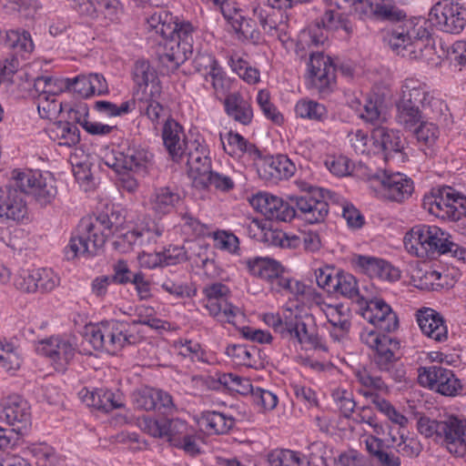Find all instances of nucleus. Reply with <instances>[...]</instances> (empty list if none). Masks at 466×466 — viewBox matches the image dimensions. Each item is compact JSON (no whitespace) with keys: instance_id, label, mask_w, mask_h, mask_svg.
Returning <instances> with one entry per match:
<instances>
[{"instance_id":"nucleus-20","label":"nucleus","mask_w":466,"mask_h":466,"mask_svg":"<svg viewBox=\"0 0 466 466\" xmlns=\"http://www.w3.org/2000/svg\"><path fill=\"white\" fill-rule=\"evenodd\" d=\"M250 204L270 220L287 222L296 216V209L290 201L286 202L282 198L268 193H258L253 196Z\"/></svg>"},{"instance_id":"nucleus-1","label":"nucleus","mask_w":466,"mask_h":466,"mask_svg":"<svg viewBox=\"0 0 466 466\" xmlns=\"http://www.w3.org/2000/svg\"><path fill=\"white\" fill-rule=\"evenodd\" d=\"M12 179L11 184L0 186V220L3 222H18L25 217L27 208L21 193L32 196L41 207L50 204L56 196L53 181L38 171L14 170Z\"/></svg>"},{"instance_id":"nucleus-35","label":"nucleus","mask_w":466,"mask_h":466,"mask_svg":"<svg viewBox=\"0 0 466 466\" xmlns=\"http://www.w3.org/2000/svg\"><path fill=\"white\" fill-rule=\"evenodd\" d=\"M220 141L224 151L231 157H240L247 153L249 156L260 157L258 148L238 133L230 130L225 137L220 134Z\"/></svg>"},{"instance_id":"nucleus-47","label":"nucleus","mask_w":466,"mask_h":466,"mask_svg":"<svg viewBox=\"0 0 466 466\" xmlns=\"http://www.w3.org/2000/svg\"><path fill=\"white\" fill-rule=\"evenodd\" d=\"M158 98L159 97L136 96L138 111L141 115L147 116L154 126L159 123L160 117L164 112V107L158 102Z\"/></svg>"},{"instance_id":"nucleus-40","label":"nucleus","mask_w":466,"mask_h":466,"mask_svg":"<svg viewBox=\"0 0 466 466\" xmlns=\"http://www.w3.org/2000/svg\"><path fill=\"white\" fill-rule=\"evenodd\" d=\"M412 131L424 154L432 156L434 153L433 147L440 136L438 127L433 123L423 121Z\"/></svg>"},{"instance_id":"nucleus-41","label":"nucleus","mask_w":466,"mask_h":466,"mask_svg":"<svg viewBox=\"0 0 466 466\" xmlns=\"http://www.w3.org/2000/svg\"><path fill=\"white\" fill-rule=\"evenodd\" d=\"M83 400L87 406L105 412H109L122 407V402L116 400L115 394L109 390L86 391L83 396Z\"/></svg>"},{"instance_id":"nucleus-8","label":"nucleus","mask_w":466,"mask_h":466,"mask_svg":"<svg viewBox=\"0 0 466 466\" xmlns=\"http://www.w3.org/2000/svg\"><path fill=\"white\" fill-rule=\"evenodd\" d=\"M106 165L116 173L130 171L137 176L152 175L155 170L154 155L142 147H128L126 151H114L107 156Z\"/></svg>"},{"instance_id":"nucleus-19","label":"nucleus","mask_w":466,"mask_h":466,"mask_svg":"<svg viewBox=\"0 0 466 466\" xmlns=\"http://www.w3.org/2000/svg\"><path fill=\"white\" fill-rule=\"evenodd\" d=\"M0 420L13 426V431L23 434L31 420L29 403L19 395L5 398L0 403Z\"/></svg>"},{"instance_id":"nucleus-18","label":"nucleus","mask_w":466,"mask_h":466,"mask_svg":"<svg viewBox=\"0 0 466 466\" xmlns=\"http://www.w3.org/2000/svg\"><path fill=\"white\" fill-rule=\"evenodd\" d=\"M141 427L155 438H167L172 446L191 431L187 421L178 418L155 420L146 417L141 421Z\"/></svg>"},{"instance_id":"nucleus-50","label":"nucleus","mask_w":466,"mask_h":466,"mask_svg":"<svg viewBox=\"0 0 466 466\" xmlns=\"http://www.w3.org/2000/svg\"><path fill=\"white\" fill-rule=\"evenodd\" d=\"M95 218L107 237L117 234L125 219L118 210H112L110 214L99 213Z\"/></svg>"},{"instance_id":"nucleus-55","label":"nucleus","mask_w":466,"mask_h":466,"mask_svg":"<svg viewBox=\"0 0 466 466\" xmlns=\"http://www.w3.org/2000/svg\"><path fill=\"white\" fill-rule=\"evenodd\" d=\"M39 5L35 0H5L4 8L6 11H16L25 17L33 16Z\"/></svg>"},{"instance_id":"nucleus-49","label":"nucleus","mask_w":466,"mask_h":466,"mask_svg":"<svg viewBox=\"0 0 466 466\" xmlns=\"http://www.w3.org/2000/svg\"><path fill=\"white\" fill-rule=\"evenodd\" d=\"M56 132L57 137L60 139V145L72 147L80 141V132L78 127L69 121H59L56 123Z\"/></svg>"},{"instance_id":"nucleus-5","label":"nucleus","mask_w":466,"mask_h":466,"mask_svg":"<svg viewBox=\"0 0 466 466\" xmlns=\"http://www.w3.org/2000/svg\"><path fill=\"white\" fill-rule=\"evenodd\" d=\"M449 235L437 226L413 227L404 237V246L409 253L421 258H433L446 254Z\"/></svg>"},{"instance_id":"nucleus-37","label":"nucleus","mask_w":466,"mask_h":466,"mask_svg":"<svg viewBox=\"0 0 466 466\" xmlns=\"http://www.w3.org/2000/svg\"><path fill=\"white\" fill-rule=\"evenodd\" d=\"M198 423L208 433L225 434L235 425V419L231 416L215 410L201 412Z\"/></svg>"},{"instance_id":"nucleus-14","label":"nucleus","mask_w":466,"mask_h":466,"mask_svg":"<svg viewBox=\"0 0 466 466\" xmlns=\"http://www.w3.org/2000/svg\"><path fill=\"white\" fill-rule=\"evenodd\" d=\"M418 380L420 385L444 396H455L462 390L453 371L441 365L420 368Z\"/></svg>"},{"instance_id":"nucleus-53","label":"nucleus","mask_w":466,"mask_h":466,"mask_svg":"<svg viewBox=\"0 0 466 466\" xmlns=\"http://www.w3.org/2000/svg\"><path fill=\"white\" fill-rule=\"evenodd\" d=\"M34 274L36 291L50 292L59 284V278L51 269L40 268Z\"/></svg>"},{"instance_id":"nucleus-38","label":"nucleus","mask_w":466,"mask_h":466,"mask_svg":"<svg viewBox=\"0 0 466 466\" xmlns=\"http://www.w3.org/2000/svg\"><path fill=\"white\" fill-rule=\"evenodd\" d=\"M397 114L396 121L407 130L415 129L420 123H422L425 117H431V112L418 109L414 106L402 104L400 101L396 103Z\"/></svg>"},{"instance_id":"nucleus-39","label":"nucleus","mask_w":466,"mask_h":466,"mask_svg":"<svg viewBox=\"0 0 466 466\" xmlns=\"http://www.w3.org/2000/svg\"><path fill=\"white\" fill-rule=\"evenodd\" d=\"M366 448L379 466H400V459L387 451V446L381 439L374 436L369 437L366 440Z\"/></svg>"},{"instance_id":"nucleus-10","label":"nucleus","mask_w":466,"mask_h":466,"mask_svg":"<svg viewBox=\"0 0 466 466\" xmlns=\"http://www.w3.org/2000/svg\"><path fill=\"white\" fill-rule=\"evenodd\" d=\"M368 180L372 187L391 201L402 202L414 190L413 181L401 173L388 174L384 170H378L369 174Z\"/></svg>"},{"instance_id":"nucleus-29","label":"nucleus","mask_w":466,"mask_h":466,"mask_svg":"<svg viewBox=\"0 0 466 466\" xmlns=\"http://www.w3.org/2000/svg\"><path fill=\"white\" fill-rule=\"evenodd\" d=\"M356 263L370 278L394 281L400 277V270L382 258L359 256Z\"/></svg>"},{"instance_id":"nucleus-23","label":"nucleus","mask_w":466,"mask_h":466,"mask_svg":"<svg viewBox=\"0 0 466 466\" xmlns=\"http://www.w3.org/2000/svg\"><path fill=\"white\" fill-rule=\"evenodd\" d=\"M296 171L295 164L285 155L268 157L258 165L259 177L268 182L288 179Z\"/></svg>"},{"instance_id":"nucleus-52","label":"nucleus","mask_w":466,"mask_h":466,"mask_svg":"<svg viewBox=\"0 0 466 466\" xmlns=\"http://www.w3.org/2000/svg\"><path fill=\"white\" fill-rule=\"evenodd\" d=\"M405 17V13L397 6L390 4L389 0H380L374 19L391 23L400 22L401 24L404 22L403 19Z\"/></svg>"},{"instance_id":"nucleus-32","label":"nucleus","mask_w":466,"mask_h":466,"mask_svg":"<svg viewBox=\"0 0 466 466\" xmlns=\"http://www.w3.org/2000/svg\"><path fill=\"white\" fill-rule=\"evenodd\" d=\"M179 190L176 187L164 186L157 187L151 196L152 209L159 214H169L182 201Z\"/></svg>"},{"instance_id":"nucleus-7","label":"nucleus","mask_w":466,"mask_h":466,"mask_svg":"<svg viewBox=\"0 0 466 466\" xmlns=\"http://www.w3.org/2000/svg\"><path fill=\"white\" fill-rule=\"evenodd\" d=\"M423 207L441 219L459 221L466 218V198L449 187L433 189L431 196L424 197Z\"/></svg>"},{"instance_id":"nucleus-16","label":"nucleus","mask_w":466,"mask_h":466,"mask_svg":"<svg viewBox=\"0 0 466 466\" xmlns=\"http://www.w3.org/2000/svg\"><path fill=\"white\" fill-rule=\"evenodd\" d=\"M35 350L47 358L54 368L64 371L76 354V345L67 338L52 336L38 341Z\"/></svg>"},{"instance_id":"nucleus-3","label":"nucleus","mask_w":466,"mask_h":466,"mask_svg":"<svg viewBox=\"0 0 466 466\" xmlns=\"http://www.w3.org/2000/svg\"><path fill=\"white\" fill-rule=\"evenodd\" d=\"M86 340L95 350L116 354L127 345L142 339L140 331L127 321L107 320L86 327Z\"/></svg>"},{"instance_id":"nucleus-25","label":"nucleus","mask_w":466,"mask_h":466,"mask_svg":"<svg viewBox=\"0 0 466 466\" xmlns=\"http://www.w3.org/2000/svg\"><path fill=\"white\" fill-rule=\"evenodd\" d=\"M390 48L398 55L410 59L419 57L418 51L413 49L411 41L410 22L405 21L389 29L385 37Z\"/></svg>"},{"instance_id":"nucleus-2","label":"nucleus","mask_w":466,"mask_h":466,"mask_svg":"<svg viewBox=\"0 0 466 466\" xmlns=\"http://www.w3.org/2000/svg\"><path fill=\"white\" fill-rule=\"evenodd\" d=\"M417 430L425 438H431L445 447L450 453L457 457L466 455V420L450 416L446 420H437L420 416Z\"/></svg>"},{"instance_id":"nucleus-63","label":"nucleus","mask_w":466,"mask_h":466,"mask_svg":"<svg viewBox=\"0 0 466 466\" xmlns=\"http://www.w3.org/2000/svg\"><path fill=\"white\" fill-rule=\"evenodd\" d=\"M251 396L253 401L266 410H271L278 405L277 395L268 390L256 388Z\"/></svg>"},{"instance_id":"nucleus-27","label":"nucleus","mask_w":466,"mask_h":466,"mask_svg":"<svg viewBox=\"0 0 466 466\" xmlns=\"http://www.w3.org/2000/svg\"><path fill=\"white\" fill-rule=\"evenodd\" d=\"M249 272L261 279L266 280L271 290H277V284H280V279H284V268L275 259L269 258H256L248 261Z\"/></svg>"},{"instance_id":"nucleus-48","label":"nucleus","mask_w":466,"mask_h":466,"mask_svg":"<svg viewBox=\"0 0 466 466\" xmlns=\"http://www.w3.org/2000/svg\"><path fill=\"white\" fill-rule=\"evenodd\" d=\"M198 183L200 185L198 188L207 189L212 186L215 189L221 192H228L235 187V182L229 176L213 170H211L209 174L202 179V182L198 181Z\"/></svg>"},{"instance_id":"nucleus-9","label":"nucleus","mask_w":466,"mask_h":466,"mask_svg":"<svg viewBox=\"0 0 466 466\" xmlns=\"http://www.w3.org/2000/svg\"><path fill=\"white\" fill-rule=\"evenodd\" d=\"M402 104L431 112L432 118H438L443 115L447 106L439 98L434 97L427 86L418 79L407 78L401 86V94L399 98Z\"/></svg>"},{"instance_id":"nucleus-31","label":"nucleus","mask_w":466,"mask_h":466,"mask_svg":"<svg viewBox=\"0 0 466 466\" xmlns=\"http://www.w3.org/2000/svg\"><path fill=\"white\" fill-rule=\"evenodd\" d=\"M224 17L238 34V39L248 40L253 44H258L261 41V35L256 23L242 15L240 10L228 9V12H225Z\"/></svg>"},{"instance_id":"nucleus-17","label":"nucleus","mask_w":466,"mask_h":466,"mask_svg":"<svg viewBox=\"0 0 466 466\" xmlns=\"http://www.w3.org/2000/svg\"><path fill=\"white\" fill-rule=\"evenodd\" d=\"M361 316L373 326V330L380 334L395 331L399 327V319L390 306L380 299L366 301L360 308Z\"/></svg>"},{"instance_id":"nucleus-33","label":"nucleus","mask_w":466,"mask_h":466,"mask_svg":"<svg viewBox=\"0 0 466 466\" xmlns=\"http://www.w3.org/2000/svg\"><path fill=\"white\" fill-rule=\"evenodd\" d=\"M286 338H295L299 343L309 344L314 349L327 351L328 348L323 342L321 337L313 330L308 329V324L301 319L295 317L290 319L288 324Z\"/></svg>"},{"instance_id":"nucleus-11","label":"nucleus","mask_w":466,"mask_h":466,"mask_svg":"<svg viewBox=\"0 0 466 466\" xmlns=\"http://www.w3.org/2000/svg\"><path fill=\"white\" fill-rule=\"evenodd\" d=\"M204 307L211 317L221 323L235 324L236 317L240 313L238 307L228 301L230 290L220 282L207 285L203 289Z\"/></svg>"},{"instance_id":"nucleus-64","label":"nucleus","mask_w":466,"mask_h":466,"mask_svg":"<svg viewBox=\"0 0 466 466\" xmlns=\"http://www.w3.org/2000/svg\"><path fill=\"white\" fill-rule=\"evenodd\" d=\"M207 81H210L217 96H227V93L230 89V80L222 72V69L218 66L215 71H211V74L208 76Z\"/></svg>"},{"instance_id":"nucleus-12","label":"nucleus","mask_w":466,"mask_h":466,"mask_svg":"<svg viewBox=\"0 0 466 466\" xmlns=\"http://www.w3.org/2000/svg\"><path fill=\"white\" fill-rule=\"evenodd\" d=\"M429 21L442 32L458 35L466 27V7L452 0L439 1L431 7Z\"/></svg>"},{"instance_id":"nucleus-21","label":"nucleus","mask_w":466,"mask_h":466,"mask_svg":"<svg viewBox=\"0 0 466 466\" xmlns=\"http://www.w3.org/2000/svg\"><path fill=\"white\" fill-rule=\"evenodd\" d=\"M132 75L136 84V96L160 97V81L156 70L150 66L149 62L145 60L137 61Z\"/></svg>"},{"instance_id":"nucleus-24","label":"nucleus","mask_w":466,"mask_h":466,"mask_svg":"<svg viewBox=\"0 0 466 466\" xmlns=\"http://www.w3.org/2000/svg\"><path fill=\"white\" fill-rule=\"evenodd\" d=\"M324 313L331 329L329 334L334 340L340 341L350 333L352 313L350 307L339 303L327 305Z\"/></svg>"},{"instance_id":"nucleus-4","label":"nucleus","mask_w":466,"mask_h":466,"mask_svg":"<svg viewBox=\"0 0 466 466\" xmlns=\"http://www.w3.org/2000/svg\"><path fill=\"white\" fill-rule=\"evenodd\" d=\"M361 341L374 350L373 361L380 371L389 375L397 382H400L406 375L405 369L399 362L396 351L400 350V341L386 334H380L373 329L365 328L360 333Z\"/></svg>"},{"instance_id":"nucleus-30","label":"nucleus","mask_w":466,"mask_h":466,"mask_svg":"<svg viewBox=\"0 0 466 466\" xmlns=\"http://www.w3.org/2000/svg\"><path fill=\"white\" fill-rule=\"evenodd\" d=\"M224 107L230 118L243 126H248L253 119L250 101L239 92L228 94L224 99Z\"/></svg>"},{"instance_id":"nucleus-15","label":"nucleus","mask_w":466,"mask_h":466,"mask_svg":"<svg viewBox=\"0 0 466 466\" xmlns=\"http://www.w3.org/2000/svg\"><path fill=\"white\" fill-rule=\"evenodd\" d=\"M310 85L318 93L324 96L329 94L336 79V68L329 56L322 53H312L308 63Z\"/></svg>"},{"instance_id":"nucleus-44","label":"nucleus","mask_w":466,"mask_h":466,"mask_svg":"<svg viewBox=\"0 0 466 466\" xmlns=\"http://www.w3.org/2000/svg\"><path fill=\"white\" fill-rule=\"evenodd\" d=\"M5 45L16 52L29 54L34 49L31 35L25 30H8L5 33Z\"/></svg>"},{"instance_id":"nucleus-22","label":"nucleus","mask_w":466,"mask_h":466,"mask_svg":"<svg viewBox=\"0 0 466 466\" xmlns=\"http://www.w3.org/2000/svg\"><path fill=\"white\" fill-rule=\"evenodd\" d=\"M288 199L294 206L296 213L299 212V216L309 224L324 221L329 213L328 203L311 196L310 192L302 196L290 195Z\"/></svg>"},{"instance_id":"nucleus-60","label":"nucleus","mask_w":466,"mask_h":466,"mask_svg":"<svg viewBox=\"0 0 466 466\" xmlns=\"http://www.w3.org/2000/svg\"><path fill=\"white\" fill-rule=\"evenodd\" d=\"M193 66L196 71L202 73L208 79L211 71H215L218 67V64L211 54L198 53L193 60Z\"/></svg>"},{"instance_id":"nucleus-13","label":"nucleus","mask_w":466,"mask_h":466,"mask_svg":"<svg viewBox=\"0 0 466 466\" xmlns=\"http://www.w3.org/2000/svg\"><path fill=\"white\" fill-rule=\"evenodd\" d=\"M339 29H342L346 35L350 37L354 32V25L342 14L328 9L320 17L309 25L304 35H308L312 45L319 46L328 41L329 33Z\"/></svg>"},{"instance_id":"nucleus-6","label":"nucleus","mask_w":466,"mask_h":466,"mask_svg":"<svg viewBox=\"0 0 466 466\" xmlns=\"http://www.w3.org/2000/svg\"><path fill=\"white\" fill-rule=\"evenodd\" d=\"M106 238V232H104L95 218H84L66 247L65 256L67 260L78 256H96L103 248Z\"/></svg>"},{"instance_id":"nucleus-46","label":"nucleus","mask_w":466,"mask_h":466,"mask_svg":"<svg viewBox=\"0 0 466 466\" xmlns=\"http://www.w3.org/2000/svg\"><path fill=\"white\" fill-rule=\"evenodd\" d=\"M335 284L332 285V292H337L343 297L349 299H359V289L357 280L350 273L337 272V279H334Z\"/></svg>"},{"instance_id":"nucleus-62","label":"nucleus","mask_w":466,"mask_h":466,"mask_svg":"<svg viewBox=\"0 0 466 466\" xmlns=\"http://www.w3.org/2000/svg\"><path fill=\"white\" fill-rule=\"evenodd\" d=\"M353 11L360 19L375 18L380 0H356L350 1Z\"/></svg>"},{"instance_id":"nucleus-57","label":"nucleus","mask_w":466,"mask_h":466,"mask_svg":"<svg viewBox=\"0 0 466 466\" xmlns=\"http://www.w3.org/2000/svg\"><path fill=\"white\" fill-rule=\"evenodd\" d=\"M381 102L377 99H368L360 113V116L367 123L377 125L384 118L381 114Z\"/></svg>"},{"instance_id":"nucleus-61","label":"nucleus","mask_w":466,"mask_h":466,"mask_svg":"<svg viewBox=\"0 0 466 466\" xmlns=\"http://www.w3.org/2000/svg\"><path fill=\"white\" fill-rule=\"evenodd\" d=\"M355 375L358 381L364 387L380 391L388 390V387L383 379L380 376L370 374V372L366 369L357 370Z\"/></svg>"},{"instance_id":"nucleus-58","label":"nucleus","mask_w":466,"mask_h":466,"mask_svg":"<svg viewBox=\"0 0 466 466\" xmlns=\"http://www.w3.org/2000/svg\"><path fill=\"white\" fill-rule=\"evenodd\" d=\"M417 278V284L415 286L420 289L437 290L443 287V284L440 282L441 273L437 270H426L421 275H418ZM414 280L416 281V279Z\"/></svg>"},{"instance_id":"nucleus-43","label":"nucleus","mask_w":466,"mask_h":466,"mask_svg":"<svg viewBox=\"0 0 466 466\" xmlns=\"http://www.w3.org/2000/svg\"><path fill=\"white\" fill-rule=\"evenodd\" d=\"M296 115L301 118L323 121L328 116L324 105L310 99H300L295 106Z\"/></svg>"},{"instance_id":"nucleus-36","label":"nucleus","mask_w":466,"mask_h":466,"mask_svg":"<svg viewBox=\"0 0 466 466\" xmlns=\"http://www.w3.org/2000/svg\"><path fill=\"white\" fill-rule=\"evenodd\" d=\"M374 145L380 147L386 155L399 153L404 148V141L400 131L378 127L371 134Z\"/></svg>"},{"instance_id":"nucleus-51","label":"nucleus","mask_w":466,"mask_h":466,"mask_svg":"<svg viewBox=\"0 0 466 466\" xmlns=\"http://www.w3.org/2000/svg\"><path fill=\"white\" fill-rule=\"evenodd\" d=\"M156 398L157 389L145 387L133 392L132 402L136 409L154 410L157 407Z\"/></svg>"},{"instance_id":"nucleus-34","label":"nucleus","mask_w":466,"mask_h":466,"mask_svg":"<svg viewBox=\"0 0 466 466\" xmlns=\"http://www.w3.org/2000/svg\"><path fill=\"white\" fill-rule=\"evenodd\" d=\"M187 165L188 167V176L193 180V186L198 188L211 169V159L207 155V149L197 147L194 151L187 154Z\"/></svg>"},{"instance_id":"nucleus-42","label":"nucleus","mask_w":466,"mask_h":466,"mask_svg":"<svg viewBox=\"0 0 466 466\" xmlns=\"http://www.w3.org/2000/svg\"><path fill=\"white\" fill-rule=\"evenodd\" d=\"M270 466H309L305 455L290 450H274L268 454Z\"/></svg>"},{"instance_id":"nucleus-45","label":"nucleus","mask_w":466,"mask_h":466,"mask_svg":"<svg viewBox=\"0 0 466 466\" xmlns=\"http://www.w3.org/2000/svg\"><path fill=\"white\" fill-rule=\"evenodd\" d=\"M219 387L223 386L227 390L247 395L253 393L254 388L248 378L240 377L234 373H224L218 377Z\"/></svg>"},{"instance_id":"nucleus-26","label":"nucleus","mask_w":466,"mask_h":466,"mask_svg":"<svg viewBox=\"0 0 466 466\" xmlns=\"http://www.w3.org/2000/svg\"><path fill=\"white\" fill-rule=\"evenodd\" d=\"M164 146L170 157L175 162H179L187 148L186 136L183 127L174 119L168 118L162 130Z\"/></svg>"},{"instance_id":"nucleus-59","label":"nucleus","mask_w":466,"mask_h":466,"mask_svg":"<svg viewBox=\"0 0 466 466\" xmlns=\"http://www.w3.org/2000/svg\"><path fill=\"white\" fill-rule=\"evenodd\" d=\"M226 353L237 363L250 366V361L256 353V350L254 348L248 349L245 345L234 344L227 347Z\"/></svg>"},{"instance_id":"nucleus-54","label":"nucleus","mask_w":466,"mask_h":466,"mask_svg":"<svg viewBox=\"0 0 466 466\" xmlns=\"http://www.w3.org/2000/svg\"><path fill=\"white\" fill-rule=\"evenodd\" d=\"M56 79L52 76H38L35 78L34 83V88L35 92L39 93V98L49 100V96H56L61 90L56 86Z\"/></svg>"},{"instance_id":"nucleus-56","label":"nucleus","mask_w":466,"mask_h":466,"mask_svg":"<svg viewBox=\"0 0 466 466\" xmlns=\"http://www.w3.org/2000/svg\"><path fill=\"white\" fill-rule=\"evenodd\" d=\"M116 235V239L114 242L116 248L122 252L131 250L135 246L139 245V228L121 232V229Z\"/></svg>"},{"instance_id":"nucleus-28","label":"nucleus","mask_w":466,"mask_h":466,"mask_svg":"<svg viewBox=\"0 0 466 466\" xmlns=\"http://www.w3.org/2000/svg\"><path fill=\"white\" fill-rule=\"evenodd\" d=\"M418 325L427 337L438 342L445 341L448 329L442 317L434 309L423 308L416 314Z\"/></svg>"}]
</instances>
